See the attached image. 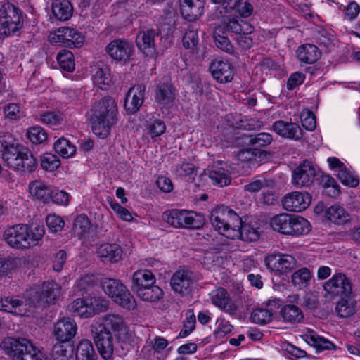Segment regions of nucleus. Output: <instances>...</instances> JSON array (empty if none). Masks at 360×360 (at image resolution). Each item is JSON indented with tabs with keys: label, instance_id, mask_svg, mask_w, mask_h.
<instances>
[{
	"label": "nucleus",
	"instance_id": "nucleus-22",
	"mask_svg": "<svg viewBox=\"0 0 360 360\" xmlns=\"http://www.w3.org/2000/svg\"><path fill=\"white\" fill-rule=\"evenodd\" d=\"M271 129L276 134L283 139L299 141L303 137L302 129L299 124L295 122L283 120L276 121Z\"/></svg>",
	"mask_w": 360,
	"mask_h": 360
},
{
	"label": "nucleus",
	"instance_id": "nucleus-9",
	"mask_svg": "<svg viewBox=\"0 0 360 360\" xmlns=\"http://www.w3.org/2000/svg\"><path fill=\"white\" fill-rule=\"evenodd\" d=\"M351 279L345 274L338 272L323 284V297L328 300L337 297H349L352 294Z\"/></svg>",
	"mask_w": 360,
	"mask_h": 360
},
{
	"label": "nucleus",
	"instance_id": "nucleus-21",
	"mask_svg": "<svg viewBox=\"0 0 360 360\" xmlns=\"http://www.w3.org/2000/svg\"><path fill=\"white\" fill-rule=\"evenodd\" d=\"M77 329V324L74 320L63 318L54 324L53 334L59 343H63L75 337Z\"/></svg>",
	"mask_w": 360,
	"mask_h": 360
},
{
	"label": "nucleus",
	"instance_id": "nucleus-5",
	"mask_svg": "<svg viewBox=\"0 0 360 360\" xmlns=\"http://www.w3.org/2000/svg\"><path fill=\"white\" fill-rule=\"evenodd\" d=\"M210 221L215 231L229 239L236 236L235 228L240 225L238 214L224 205H218L212 210Z\"/></svg>",
	"mask_w": 360,
	"mask_h": 360
},
{
	"label": "nucleus",
	"instance_id": "nucleus-32",
	"mask_svg": "<svg viewBox=\"0 0 360 360\" xmlns=\"http://www.w3.org/2000/svg\"><path fill=\"white\" fill-rule=\"evenodd\" d=\"M97 253L104 262L115 263L122 259V250L116 243H105L99 246Z\"/></svg>",
	"mask_w": 360,
	"mask_h": 360
},
{
	"label": "nucleus",
	"instance_id": "nucleus-48",
	"mask_svg": "<svg viewBox=\"0 0 360 360\" xmlns=\"http://www.w3.org/2000/svg\"><path fill=\"white\" fill-rule=\"evenodd\" d=\"M91 228V221L84 214L76 217L73 224V233L78 238H84L89 233Z\"/></svg>",
	"mask_w": 360,
	"mask_h": 360
},
{
	"label": "nucleus",
	"instance_id": "nucleus-56",
	"mask_svg": "<svg viewBox=\"0 0 360 360\" xmlns=\"http://www.w3.org/2000/svg\"><path fill=\"white\" fill-rule=\"evenodd\" d=\"M321 184L325 189V193L328 195L335 197L339 195V186L330 176L326 174L321 175Z\"/></svg>",
	"mask_w": 360,
	"mask_h": 360
},
{
	"label": "nucleus",
	"instance_id": "nucleus-42",
	"mask_svg": "<svg viewBox=\"0 0 360 360\" xmlns=\"http://www.w3.org/2000/svg\"><path fill=\"white\" fill-rule=\"evenodd\" d=\"M239 140H244L245 143L257 147H266L273 141V136L269 133L262 132L256 135H243L238 138Z\"/></svg>",
	"mask_w": 360,
	"mask_h": 360
},
{
	"label": "nucleus",
	"instance_id": "nucleus-6",
	"mask_svg": "<svg viewBox=\"0 0 360 360\" xmlns=\"http://www.w3.org/2000/svg\"><path fill=\"white\" fill-rule=\"evenodd\" d=\"M101 285L105 293L120 307L127 310L136 307L135 298L120 280L104 278Z\"/></svg>",
	"mask_w": 360,
	"mask_h": 360
},
{
	"label": "nucleus",
	"instance_id": "nucleus-24",
	"mask_svg": "<svg viewBox=\"0 0 360 360\" xmlns=\"http://www.w3.org/2000/svg\"><path fill=\"white\" fill-rule=\"evenodd\" d=\"M98 351L103 359L112 358L115 349V339L111 333L101 330L94 339Z\"/></svg>",
	"mask_w": 360,
	"mask_h": 360
},
{
	"label": "nucleus",
	"instance_id": "nucleus-25",
	"mask_svg": "<svg viewBox=\"0 0 360 360\" xmlns=\"http://www.w3.org/2000/svg\"><path fill=\"white\" fill-rule=\"evenodd\" d=\"M145 91L146 86L143 84H138L131 87L124 103V109L131 112L139 111L144 100Z\"/></svg>",
	"mask_w": 360,
	"mask_h": 360
},
{
	"label": "nucleus",
	"instance_id": "nucleus-29",
	"mask_svg": "<svg viewBox=\"0 0 360 360\" xmlns=\"http://www.w3.org/2000/svg\"><path fill=\"white\" fill-rule=\"evenodd\" d=\"M158 32L154 29L140 31L136 36L138 48L146 56H152L155 52V37Z\"/></svg>",
	"mask_w": 360,
	"mask_h": 360
},
{
	"label": "nucleus",
	"instance_id": "nucleus-50",
	"mask_svg": "<svg viewBox=\"0 0 360 360\" xmlns=\"http://www.w3.org/2000/svg\"><path fill=\"white\" fill-rule=\"evenodd\" d=\"M172 172L176 177L185 179H193V176L196 173V168L193 163L184 162L176 165Z\"/></svg>",
	"mask_w": 360,
	"mask_h": 360
},
{
	"label": "nucleus",
	"instance_id": "nucleus-46",
	"mask_svg": "<svg viewBox=\"0 0 360 360\" xmlns=\"http://www.w3.org/2000/svg\"><path fill=\"white\" fill-rule=\"evenodd\" d=\"M96 354L91 341L88 340H81L77 347V360H94Z\"/></svg>",
	"mask_w": 360,
	"mask_h": 360
},
{
	"label": "nucleus",
	"instance_id": "nucleus-26",
	"mask_svg": "<svg viewBox=\"0 0 360 360\" xmlns=\"http://www.w3.org/2000/svg\"><path fill=\"white\" fill-rule=\"evenodd\" d=\"M209 295L211 302L214 306L230 314H233L236 312L237 307L231 300L227 290L224 288H218L214 289L211 291Z\"/></svg>",
	"mask_w": 360,
	"mask_h": 360
},
{
	"label": "nucleus",
	"instance_id": "nucleus-37",
	"mask_svg": "<svg viewBox=\"0 0 360 360\" xmlns=\"http://www.w3.org/2000/svg\"><path fill=\"white\" fill-rule=\"evenodd\" d=\"M91 75L94 83L98 85H110L111 83L109 67L103 63H97L91 68Z\"/></svg>",
	"mask_w": 360,
	"mask_h": 360
},
{
	"label": "nucleus",
	"instance_id": "nucleus-38",
	"mask_svg": "<svg viewBox=\"0 0 360 360\" xmlns=\"http://www.w3.org/2000/svg\"><path fill=\"white\" fill-rule=\"evenodd\" d=\"M281 316L285 323L296 324L302 321L304 314L298 307L294 304H287L282 307Z\"/></svg>",
	"mask_w": 360,
	"mask_h": 360
},
{
	"label": "nucleus",
	"instance_id": "nucleus-49",
	"mask_svg": "<svg viewBox=\"0 0 360 360\" xmlns=\"http://www.w3.org/2000/svg\"><path fill=\"white\" fill-rule=\"evenodd\" d=\"M23 304V301L16 297H6L0 299V311L10 313L20 314V307Z\"/></svg>",
	"mask_w": 360,
	"mask_h": 360
},
{
	"label": "nucleus",
	"instance_id": "nucleus-14",
	"mask_svg": "<svg viewBox=\"0 0 360 360\" xmlns=\"http://www.w3.org/2000/svg\"><path fill=\"white\" fill-rule=\"evenodd\" d=\"M311 195L306 191H293L286 194L282 199L283 208L289 212H300L309 207Z\"/></svg>",
	"mask_w": 360,
	"mask_h": 360
},
{
	"label": "nucleus",
	"instance_id": "nucleus-23",
	"mask_svg": "<svg viewBox=\"0 0 360 360\" xmlns=\"http://www.w3.org/2000/svg\"><path fill=\"white\" fill-rule=\"evenodd\" d=\"M210 71L219 83L230 82L234 76V68L227 60H215L210 65Z\"/></svg>",
	"mask_w": 360,
	"mask_h": 360
},
{
	"label": "nucleus",
	"instance_id": "nucleus-8",
	"mask_svg": "<svg viewBox=\"0 0 360 360\" xmlns=\"http://www.w3.org/2000/svg\"><path fill=\"white\" fill-rule=\"evenodd\" d=\"M60 290L61 287L56 281H47L28 290L26 297L30 305L46 307L55 303L60 295Z\"/></svg>",
	"mask_w": 360,
	"mask_h": 360
},
{
	"label": "nucleus",
	"instance_id": "nucleus-20",
	"mask_svg": "<svg viewBox=\"0 0 360 360\" xmlns=\"http://www.w3.org/2000/svg\"><path fill=\"white\" fill-rule=\"evenodd\" d=\"M296 259L290 255H271L265 258V264L272 271L287 273L296 266Z\"/></svg>",
	"mask_w": 360,
	"mask_h": 360
},
{
	"label": "nucleus",
	"instance_id": "nucleus-41",
	"mask_svg": "<svg viewBox=\"0 0 360 360\" xmlns=\"http://www.w3.org/2000/svg\"><path fill=\"white\" fill-rule=\"evenodd\" d=\"M175 99L174 88L167 83L160 84L156 90L155 101L162 105L172 103Z\"/></svg>",
	"mask_w": 360,
	"mask_h": 360
},
{
	"label": "nucleus",
	"instance_id": "nucleus-58",
	"mask_svg": "<svg viewBox=\"0 0 360 360\" xmlns=\"http://www.w3.org/2000/svg\"><path fill=\"white\" fill-rule=\"evenodd\" d=\"M228 36L229 35H226V33L217 34V27L215 28L213 34V38L216 46L228 53H232L233 52V47L229 40Z\"/></svg>",
	"mask_w": 360,
	"mask_h": 360
},
{
	"label": "nucleus",
	"instance_id": "nucleus-51",
	"mask_svg": "<svg viewBox=\"0 0 360 360\" xmlns=\"http://www.w3.org/2000/svg\"><path fill=\"white\" fill-rule=\"evenodd\" d=\"M57 60L63 70L70 72L75 70L74 55L70 51L66 49L60 51L57 56Z\"/></svg>",
	"mask_w": 360,
	"mask_h": 360
},
{
	"label": "nucleus",
	"instance_id": "nucleus-62",
	"mask_svg": "<svg viewBox=\"0 0 360 360\" xmlns=\"http://www.w3.org/2000/svg\"><path fill=\"white\" fill-rule=\"evenodd\" d=\"M3 259L8 276H9L13 271L20 269L22 266V265L25 263L24 259L20 257H8L3 258Z\"/></svg>",
	"mask_w": 360,
	"mask_h": 360
},
{
	"label": "nucleus",
	"instance_id": "nucleus-43",
	"mask_svg": "<svg viewBox=\"0 0 360 360\" xmlns=\"http://www.w3.org/2000/svg\"><path fill=\"white\" fill-rule=\"evenodd\" d=\"M118 110L117 103L110 96H105L95 101L91 106L93 112H117Z\"/></svg>",
	"mask_w": 360,
	"mask_h": 360
},
{
	"label": "nucleus",
	"instance_id": "nucleus-27",
	"mask_svg": "<svg viewBox=\"0 0 360 360\" xmlns=\"http://www.w3.org/2000/svg\"><path fill=\"white\" fill-rule=\"evenodd\" d=\"M209 177L214 185L226 186L231 181L230 167L225 162H215L209 172Z\"/></svg>",
	"mask_w": 360,
	"mask_h": 360
},
{
	"label": "nucleus",
	"instance_id": "nucleus-15",
	"mask_svg": "<svg viewBox=\"0 0 360 360\" xmlns=\"http://www.w3.org/2000/svg\"><path fill=\"white\" fill-rule=\"evenodd\" d=\"M253 30V27L247 21L234 17H227L217 27V34L248 35Z\"/></svg>",
	"mask_w": 360,
	"mask_h": 360
},
{
	"label": "nucleus",
	"instance_id": "nucleus-10",
	"mask_svg": "<svg viewBox=\"0 0 360 360\" xmlns=\"http://www.w3.org/2000/svg\"><path fill=\"white\" fill-rule=\"evenodd\" d=\"M162 219L174 228L199 229L202 226L198 216L186 210H169L162 213Z\"/></svg>",
	"mask_w": 360,
	"mask_h": 360
},
{
	"label": "nucleus",
	"instance_id": "nucleus-47",
	"mask_svg": "<svg viewBox=\"0 0 360 360\" xmlns=\"http://www.w3.org/2000/svg\"><path fill=\"white\" fill-rule=\"evenodd\" d=\"M56 153L64 158L72 157L76 153V147L70 141L65 138L58 139L53 146Z\"/></svg>",
	"mask_w": 360,
	"mask_h": 360
},
{
	"label": "nucleus",
	"instance_id": "nucleus-31",
	"mask_svg": "<svg viewBox=\"0 0 360 360\" xmlns=\"http://www.w3.org/2000/svg\"><path fill=\"white\" fill-rule=\"evenodd\" d=\"M296 56L300 63L313 64L321 57L319 49L311 44H305L300 46L296 50Z\"/></svg>",
	"mask_w": 360,
	"mask_h": 360
},
{
	"label": "nucleus",
	"instance_id": "nucleus-64",
	"mask_svg": "<svg viewBox=\"0 0 360 360\" xmlns=\"http://www.w3.org/2000/svg\"><path fill=\"white\" fill-rule=\"evenodd\" d=\"M50 202L58 205H66L69 202V194L63 191L51 188Z\"/></svg>",
	"mask_w": 360,
	"mask_h": 360
},
{
	"label": "nucleus",
	"instance_id": "nucleus-63",
	"mask_svg": "<svg viewBox=\"0 0 360 360\" xmlns=\"http://www.w3.org/2000/svg\"><path fill=\"white\" fill-rule=\"evenodd\" d=\"M149 134L152 139L161 136L166 129L165 122L161 120H153L148 126Z\"/></svg>",
	"mask_w": 360,
	"mask_h": 360
},
{
	"label": "nucleus",
	"instance_id": "nucleus-45",
	"mask_svg": "<svg viewBox=\"0 0 360 360\" xmlns=\"http://www.w3.org/2000/svg\"><path fill=\"white\" fill-rule=\"evenodd\" d=\"M136 294L143 301L155 302L162 297L163 291L159 286L152 284L141 290H138Z\"/></svg>",
	"mask_w": 360,
	"mask_h": 360
},
{
	"label": "nucleus",
	"instance_id": "nucleus-55",
	"mask_svg": "<svg viewBox=\"0 0 360 360\" xmlns=\"http://www.w3.org/2000/svg\"><path fill=\"white\" fill-rule=\"evenodd\" d=\"M273 319L272 311L267 309H256L250 316L252 322L257 324H266L271 321Z\"/></svg>",
	"mask_w": 360,
	"mask_h": 360
},
{
	"label": "nucleus",
	"instance_id": "nucleus-13",
	"mask_svg": "<svg viewBox=\"0 0 360 360\" xmlns=\"http://www.w3.org/2000/svg\"><path fill=\"white\" fill-rule=\"evenodd\" d=\"M236 236L231 240L240 239L245 242L257 240L261 235L260 223L256 218H250L245 221L240 217V225L235 228Z\"/></svg>",
	"mask_w": 360,
	"mask_h": 360
},
{
	"label": "nucleus",
	"instance_id": "nucleus-7",
	"mask_svg": "<svg viewBox=\"0 0 360 360\" xmlns=\"http://www.w3.org/2000/svg\"><path fill=\"white\" fill-rule=\"evenodd\" d=\"M22 26L20 10L9 2L0 3V39L15 33Z\"/></svg>",
	"mask_w": 360,
	"mask_h": 360
},
{
	"label": "nucleus",
	"instance_id": "nucleus-61",
	"mask_svg": "<svg viewBox=\"0 0 360 360\" xmlns=\"http://www.w3.org/2000/svg\"><path fill=\"white\" fill-rule=\"evenodd\" d=\"M46 221L48 228L53 233L62 231L65 225L63 219L56 214L48 215Z\"/></svg>",
	"mask_w": 360,
	"mask_h": 360
},
{
	"label": "nucleus",
	"instance_id": "nucleus-39",
	"mask_svg": "<svg viewBox=\"0 0 360 360\" xmlns=\"http://www.w3.org/2000/svg\"><path fill=\"white\" fill-rule=\"evenodd\" d=\"M30 194L44 202H50L51 188L41 181H34L29 185Z\"/></svg>",
	"mask_w": 360,
	"mask_h": 360
},
{
	"label": "nucleus",
	"instance_id": "nucleus-30",
	"mask_svg": "<svg viewBox=\"0 0 360 360\" xmlns=\"http://www.w3.org/2000/svg\"><path fill=\"white\" fill-rule=\"evenodd\" d=\"M181 12L185 19L194 21L203 13L202 0H182Z\"/></svg>",
	"mask_w": 360,
	"mask_h": 360
},
{
	"label": "nucleus",
	"instance_id": "nucleus-3",
	"mask_svg": "<svg viewBox=\"0 0 360 360\" xmlns=\"http://www.w3.org/2000/svg\"><path fill=\"white\" fill-rule=\"evenodd\" d=\"M269 224L274 231L295 238L306 236L311 230V224L307 219L288 213L275 215Z\"/></svg>",
	"mask_w": 360,
	"mask_h": 360
},
{
	"label": "nucleus",
	"instance_id": "nucleus-1",
	"mask_svg": "<svg viewBox=\"0 0 360 360\" xmlns=\"http://www.w3.org/2000/svg\"><path fill=\"white\" fill-rule=\"evenodd\" d=\"M1 158L6 165L17 171L32 172L37 166V160L32 152L10 134L0 136Z\"/></svg>",
	"mask_w": 360,
	"mask_h": 360
},
{
	"label": "nucleus",
	"instance_id": "nucleus-12",
	"mask_svg": "<svg viewBox=\"0 0 360 360\" xmlns=\"http://www.w3.org/2000/svg\"><path fill=\"white\" fill-rule=\"evenodd\" d=\"M195 282V276L191 270L179 269L174 272L170 280L172 289L176 293L185 296L190 293Z\"/></svg>",
	"mask_w": 360,
	"mask_h": 360
},
{
	"label": "nucleus",
	"instance_id": "nucleus-19",
	"mask_svg": "<svg viewBox=\"0 0 360 360\" xmlns=\"http://www.w3.org/2000/svg\"><path fill=\"white\" fill-rule=\"evenodd\" d=\"M102 330L114 334L117 338H124L128 333V326L124 318L118 314H108L103 318Z\"/></svg>",
	"mask_w": 360,
	"mask_h": 360
},
{
	"label": "nucleus",
	"instance_id": "nucleus-18",
	"mask_svg": "<svg viewBox=\"0 0 360 360\" xmlns=\"http://www.w3.org/2000/svg\"><path fill=\"white\" fill-rule=\"evenodd\" d=\"M316 176V169L311 162L304 161L292 171V184L297 188L310 186Z\"/></svg>",
	"mask_w": 360,
	"mask_h": 360
},
{
	"label": "nucleus",
	"instance_id": "nucleus-59",
	"mask_svg": "<svg viewBox=\"0 0 360 360\" xmlns=\"http://www.w3.org/2000/svg\"><path fill=\"white\" fill-rule=\"evenodd\" d=\"M27 135L30 141L35 144L42 143L47 139L46 132L43 128L39 126L29 128Z\"/></svg>",
	"mask_w": 360,
	"mask_h": 360
},
{
	"label": "nucleus",
	"instance_id": "nucleus-54",
	"mask_svg": "<svg viewBox=\"0 0 360 360\" xmlns=\"http://www.w3.org/2000/svg\"><path fill=\"white\" fill-rule=\"evenodd\" d=\"M39 120L53 129H60L65 125L62 114H41Z\"/></svg>",
	"mask_w": 360,
	"mask_h": 360
},
{
	"label": "nucleus",
	"instance_id": "nucleus-11",
	"mask_svg": "<svg viewBox=\"0 0 360 360\" xmlns=\"http://www.w3.org/2000/svg\"><path fill=\"white\" fill-rule=\"evenodd\" d=\"M84 37L74 28L59 27L51 37V41L57 46L69 48L80 47L84 42Z\"/></svg>",
	"mask_w": 360,
	"mask_h": 360
},
{
	"label": "nucleus",
	"instance_id": "nucleus-40",
	"mask_svg": "<svg viewBox=\"0 0 360 360\" xmlns=\"http://www.w3.org/2000/svg\"><path fill=\"white\" fill-rule=\"evenodd\" d=\"M335 311L339 317H349L354 314L356 311V302L351 298V296L342 297L337 302Z\"/></svg>",
	"mask_w": 360,
	"mask_h": 360
},
{
	"label": "nucleus",
	"instance_id": "nucleus-35",
	"mask_svg": "<svg viewBox=\"0 0 360 360\" xmlns=\"http://www.w3.org/2000/svg\"><path fill=\"white\" fill-rule=\"evenodd\" d=\"M326 218L338 225H342L350 221L351 217L342 206L335 204L329 207L325 213Z\"/></svg>",
	"mask_w": 360,
	"mask_h": 360
},
{
	"label": "nucleus",
	"instance_id": "nucleus-17",
	"mask_svg": "<svg viewBox=\"0 0 360 360\" xmlns=\"http://www.w3.org/2000/svg\"><path fill=\"white\" fill-rule=\"evenodd\" d=\"M116 120L115 114H92L90 123L93 133L101 139L107 138Z\"/></svg>",
	"mask_w": 360,
	"mask_h": 360
},
{
	"label": "nucleus",
	"instance_id": "nucleus-36",
	"mask_svg": "<svg viewBox=\"0 0 360 360\" xmlns=\"http://www.w3.org/2000/svg\"><path fill=\"white\" fill-rule=\"evenodd\" d=\"M52 12L55 18L60 21L69 20L73 13V6L69 0H54Z\"/></svg>",
	"mask_w": 360,
	"mask_h": 360
},
{
	"label": "nucleus",
	"instance_id": "nucleus-53",
	"mask_svg": "<svg viewBox=\"0 0 360 360\" xmlns=\"http://www.w3.org/2000/svg\"><path fill=\"white\" fill-rule=\"evenodd\" d=\"M183 46L191 51H194L198 43L197 30L193 26H189L182 39Z\"/></svg>",
	"mask_w": 360,
	"mask_h": 360
},
{
	"label": "nucleus",
	"instance_id": "nucleus-44",
	"mask_svg": "<svg viewBox=\"0 0 360 360\" xmlns=\"http://www.w3.org/2000/svg\"><path fill=\"white\" fill-rule=\"evenodd\" d=\"M311 278L312 273L310 269L307 267H303L292 274L291 281L295 287L302 289L309 285Z\"/></svg>",
	"mask_w": 360,
	"mask_h": 360
},
{
	"label": "nucleus",
	"instance_id": "nucleus-4",
	"mask_svg": "<svg viewBox=\"0 0 360 360\" xmlns=\"http://www.w3.org/2000/svg\"><path fill=\"white\" fill-rule=\"evenodd\" d=\"M0 346L13 360H49L30 340L25 338H5Z\"/></svg>",
	"mask_w": 360,
	"mask_h": 360
},
{
	"label": "nucleus",
	"instance_id": "nucleus-16",
	"mask_svg": "<svg viewBox=\"0 0 360 360\" xmlns=\"http://www.w3.org/2000/svg\"><path fill=\"white\" fill-rule=\"evenodd\" d=\"M105 51L113 60L126 63L130 60L134 48L127 40L115 39L106 46Z\"/></svg>",
	"mask_w": 360,
	"mask_h": 360
},
{
	"label": "nucleus",
	"instance_id": "nucleus-33",
	"mask_svg": "<svg viewBox=\"0 0 360 360\" xmlns=\"http://www.w3.org/2000/svg\"><path fill=\"white\" fill-rule=\"evenodd\" d=\"M156 281L153 274L147 269H141L135 271L132 276V290L136 293L137 290H141L147 288Z\"/></svg>",
	"mask_w": 360,
	"mask_h": 360
},
{
	"label": "nucleus",
	"instance_id": "nucleus-57",
	"mask_svg": "<svg viewBox=\"0 0 360 360\" xmlns=\"http://www.w3.org/2000/svg\"><path fill=\"white\" fill-rule=\"evenodd\" d=\"M60 165V159L50 153H44L41 157V166L47 171H54Z\"/></svg>",
	"mask_w": 360,
	"mask_h": 360
},
{
	"label": "nucleus",
	"instance_id": "nucleus-28",
	"mask_svg": "<svg viewBox=\"0 0 360 360\" xmlns=\"http://www.w3.org/2000/svg\"><path fill=\"white\" fill-rule=\"evenodd\" d=\"M230 127L248 131L259 129L262 122L256 118H248L243 114H228L226 117Z\"/></svg>",
	"mask_w": 360,
	"mask_h": 360
},
{
	"label": "nucleus",
	"instance_id": "nucleus-60",
	"mask_svg": "<svg viewBox=\"0 0 360 360\" xmlns=\"http://www.w3.org/2000/svg\"><path fill=\"white\" fill-rule=\"evenodd\" d=\"M337 176L345 185L351 187H356L359 185V179L351 173L346 167L338 172Z\"/></svg>",
	"mask_w": 360,
	"mask_h": 360
},
{
	"label": "nucleus",
	"instance_id": "nucleus-34",
	"mask_svg": "<svg viewBox=\"0 0 360 360\" xmlns=\"http://www.w3.org/2000/svg\"><path fill=\"white\" fill-rule=\"evenodd\" d=\"M302 338L309 345L315 347L317 351L332 349L335 347L333 343L319 335L314 330H308L301 335Z\"/></svg>",
	"mask_w": 360,
	"mask_h": 360
},
{
	"label": "nucleus",
	"instance_id": "nucleus-2",
	"mask_svg": "<svg viewBox=\"0 0 360 360\" xmlns=\"http://www.w3.org/2000/svg\"><path fill=\"white\" fill-rule=\"evenodd\" d=\"M44 233L43 226L18 224L7 228L4 231V238L12 248L26 250L37 245Z\"/></svg>",
	"mask_w": 360,
	"mask_h": 360
},
{
	"label": "nucleus",
	"instance_id": "nucleus-52",
	"mask_svg": "<svg viewBox=\"0 0 360 360\" xmlns=\"http://www.w3.org/2000/svg\"><path fill=\"white\" fill-rule=\"evenodd\" d=\"M316 39L319 46L325 48L327 51H330L335 46L334 35L326 29H321L318 32Z\"/></svg>",
	"mask_w": 360,
	"mask_h": 360
}]
</instances>
